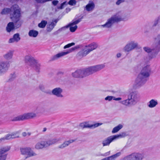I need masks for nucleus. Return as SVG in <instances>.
Segmentation results:
<instances>
[{
  "instance_id": "obj_1",
  "label": "nucleus",
  "mask_w": 160,
  "mask_h": 160,
  "mask_svg": "<svg viewBox=\"0 0 160 160\" xmlns=\"http://www.w3.org/2000/svg\"><path fill=\"white\" fill-rule=\"evenodd\" d=\"M10 12H13V14L11 15V18L15 22V27L16 28H19L22 23V21L20 19V11L18 5L15 4L12 6L11 8H5L1 12L2 14H6Z\"/></svg>"
},
{
  "instance_id": "obj_2",
  "label": "nucleus",
  "mask_w": 160,
  "mask_h": 160,
  "mask_svg": "<svg viewBox=\"0 0 160 160\" xmlns=\"http://www.w3.org/2000/svg\"><path fill=\"white\" fill-rule=\"evenodd\" d=\"M151 68L150 66L147 65L143 68L136 79L134 87L138 88L142 86L147 81V78L150 76Z\"/></svg>"
},
{
  "instance_id": "obj_3",
  "label": "nucleus",
  "mask_w": 160,
  "mask_h": 160,
  "mask_svg": "<svg viewBox=\"0 0 160 160\" xmlns=\"http://www.w3.org/2000/svg\"><path fill=\"white\" fill-rule=\"evenodd\" d=\"M127 96V99L120 102V103L126 106L135 105L139 101V96L136 91L129 92Z\"/></svg>"
},
{
  "instance_id": "obj_4",
  "label": "nucleus",
  "mask_w": 160,
  "mask_h": 160,
  "mask_svg": "<svg viewBox=\"0 0 160 160\" xmlns=\"http://www.w3.org/2000/svg\"><path fill=\"white\" fill-rule=\"evenodd\" d=\"M104 67V65L100 64L91 66L86 68L79 69L80 78H83L101 70Z\"/></svg>"
},
{
  "instance_id": "obj_5",
  "label": "nucleus",
  "mask_w": 160,
  "mask_h": 160,
  "mask_svg": "<svg viewBox=\"0 0 160 160\" xmlns=\"http://www.w3.org/2000/svg\"><path fill=\"white\" fill-rule=\"evenodd\" d=\"M60 140L59 138H53L42 140L37 142L35 145L36 149H41L44 148H47L50 146L57 143Z\"/></svg>"
},
{
  "instance_id": "obj_6",
  "label": "nucleus",
  "mask_w": 160,
  "mask_h": 160,
  "mask_svg": "<svg viewBox=\"0 0 160 160\" xmlns=\"http://www.w3.org/2000/svg\"><path fill=\"white\" fill-rule=\"evenodd\" d=\"M77 16H76L75 18L72 21V22L70 23L68 25L59 29L57 31L54 32V34H56L58 33L59 32L62 31V30L68 28V27H69V29L71 32H74L78 28L76 24L80 22L82 18V17H81L80 16L78 18H77Z\"/></svg>"
},
{
  "instance_id": "obj_7",
  "label": "nucleus",
  "mask_w": 160,
  "mask_h": 160,
  "mask_svg": "<svg viewBox=\"0 0 160 160\" xmlns=\"http://www.w3.org/2000/svg\"><path fill=\"white\" fill-rule=\"evenodd\" d=\"M97 47L98 44L95 42L92 43L88 45L82 46V50L78 53V56L80 58L85 57L91 51L96 49Z\"/></svg>"
},
{
  "instance_id": "obj_8",
  "label": "nucleus",
  "mask_w": 160,
  "mask_h": 160,
  "mask_svg": "<svg viewBox=\"0 0 160 160\" xmlns=\"http://www.w3.org/2000/svg\"><path fill=\"white\" fill-rule=\"evenodd\" d=\"M144 50L148 53L154 52V53L149 56L147 61H149L150 60L156 57L158 52L160 50V40H159L158 43L155 44V48H150L146 47L143 48Z\"/></svg>"
},
{
  "instance_id": "obj_9",
  "label": "nucleus",
  "mask_w": 160,
  "mask_h": 160,
  "mask_svg": "<svg viewBox=\"0 0 160 160\" xmlns=\"http://www.w3.org/2000/svg\"><path fill=\"white\" fill-rule=\"evenodd\" d=\"M36 116V114L33 112L27 113L22 115H20L13 118L12 121H18L23 120L34 118Z\"/></svg>"
},
{
  "instance_id": "obj_10",
  "label": "nucleus",
  "mask_w": 160,
  "mask_h": 160,
  "mask_svg": "<svg viewBox=\"0 0 160 160\" xmlns=\"http://www.w3.org/2000/svg\"><path fill=\"white\" fill-rule=\"evenodd\" d=\"M111 18L114 22H118L121 21L128 20L129 18V15L128 14H123L121 12H118Z\"/></svg>"
},
{
  "instance_id": "obj_11",
  "label": "nucleus",
  "mask_w": 160,
  "mask_h": 160,
  "mask_svg": "<svg viewBox=\"0 0 160 160\" xmlns=\"http://www.w3.org/2000/svg\"><path fill=\"white\" fill-rule=\"evenodd\" d=\"M144 155L143 153H134L125 158V160H142Z\"/></svg>"
},
{
  "instance_id": "obj_12",
  "label": "nucleus",
  "mask_w": 160,
  "mask_h": 160,
  "mask_svg": "<svg viewBox=\"0 0 160 160\" xmlns=\"http://www.w3.org/2000/svg\"><path fill=\"white\" fill-rule=\"evenodd\" d=\"M10 67L9 62L2 61L0 62V75L6 73Z\"/></svg>"
},
{
  "instance_id": "obj_13",
  "label": "nucleus",
  "mask_w": 160,
  "mask_h": 160,
  "mask_svg": "<svg viewBox=\"0 0 160 160\" xmlns=\"http://www.w3.org/2000/svg\"><path fill=\"white\" fill-rule=\"evenodd\" d=\"M138 46V43L134 41H132L128 42L123 48L125 52H129L136 48Z\"/></svg>"
},
{
  "instance_id": "obj_14",
  "label": "nucleus",
  "mask_w": 160,
  "mask_h": 160,
  "mask_svg": "<svg viewBox=\"0 0 160 160\" xmlns=\"http://www.w3.org/2000/svg\"><path fill=\"white\" fill-rule=\"evenodd\" d=\"M10 148L9 146L0 148V160H6L7 155L5 153L9 151Z\"/></svg>"
},
{
  "instance_id": "obj_15",
  "label": "nucleus",
  "mask_w": 160,
  "mask_h": 160,
  "mask_svg": "<svg viewBox=\"0 0 160 160\" xmlns=\"http://www.w3.org/2000/svg\"><path fill=\"white\" fill-rule=\"evenodd\" d=\"M102 124V123H98L94 124H90L88 122H84L81 123L80 124V126L82 128H94L101 125Z\"/></svg>"
},
{
  "instance_id": "obj_16",
  "label": "nucleus",
  "mask_w": 160,
  "mask_h": 160,
  "mask_svg": "<svg viewBox=\"0 0 160 160\" xmlns=\"http://www.w3.org/2000/svg\"><path fill=\"white\" fill-rule=\"evenodd\" d=\"M76 141V139H70L69 140L63 142L59 145L58 148L59 149H62L68 146L71 143H73Z\"/></svg>"
},
{
  "instance_id": "obj_17",
  "label": "nucleus",
  "mask_w": 160,
  "mask_h": 160,
  "mask_svg": "<svg viewBox=\"0 0 160 160\" xmlns=\"http://www.w3.org/2000/svg\"><path fill=\"white\" fill-rule=\"evenodd\" d=\"M35 60L36 59L33 57L29 55H26L25 57L24 60L25 62L30 66H31L32 64Z\"/></svg>"
},
{
  "instance_id": "obj_18",
  "label": "nucleus",
  "mask_w": 160,
  "mask_h": 160,
  "mask_svg": "<svg viewBox=\"0 0 160 160\" xmlns=\"http://www.w3.org/2000/svg\"><path fill=\"white\" fill-rule=\"evenodd\" d=\"M62 89L59 88H57L54 89L52 91L53 94L59 97H62L63 96L62 94Z\"/></svg>"
},
{
  "instance_id": "obj_19",
  "label": "nucleus",
  "mask_w": 160,
  "mask_h": 160,
  "mask_svg": "<svg viewBox=\"0 0 160 160\" xmlns=\"http://www.w3.org/2000/svg\"><path fill=\"white\" fill-rule=\"evenodd\" d=\"M115 140V139L113 135L108 137L106 139L103 141V146H105L109 145L112 142Z\"/></svg>"
},
{
  "instance_id": "obj_20",
  "label": "nucleus",
  "mask_w": 160,
  "mask_h": 160,
  "mask_svg": "<svg viewBox=\"0 0 160 160\" xmlns=\"http://www.w3.org/2000/svg\"><path fill=\"white\" fill-rule=\"evenodd\" d=\"M30 66L35 69L36 72H39L40 71L41 69V65L37 60H36Z\"/></svg>"
},
{
  "instance_id": "obj_21",
  "label": "nucleus",
  "mask_w": 160,
  "mask_h": 160,
  "mask_svg": "<svg viewBox=\"0 0 160 160\" xmlns=\"http://www.w3.org/2000/svg\"><path fill=\"white\" fill-rule=\"evenodd\" d=\"M57 20H55L54 21H52L50 23H48L47 27V31L48 32H50L54 28L57 22Z\"/></svg>"
},
{
  "instance_id": "obj_22",
  "label": "nucleus",
  "mask_w": 160,
  "mask_h": 160,
  "mask_svg": "<svg viewBox=\"0 0 160 160\" xmlns=\"http://www.w3.org/2000/svg\"><path fill=\"white\" fill-rule=\"evenodd\" d=\"M69 53L68 50L66 51L62 52L54 56L52 58L53 60H55Z\"/></svg>"
},
{
  "instance_id": "obj_23",
  "label": "nucleus",
  "mask_w": 160,
  "mask_h": 160,
  "mask_svg": "<svg viewBox=\"0 0 160 160\" xmlns=\"http://www.w3.org/2000/svg\"><path fill=\"white\" fill-rule=\"evenodd\" d=\"M114 23L113 21L111 18L108 20L107 21L105 24L102 25L101 26L103 28H109L112 26Z\"/></svg>"
},
{
  "instance_id": "obj_24",
  "label": "nucleus",
  "mask_w": 160,
  "mask_h": 160,
  "mask_svg": "<svg viewBox=\"0 0 160 160\" xmlns=\"http://www.w3.org/2000/svg\"><path fill=\"white\" fill-rule=\"evenodd\" d=\"M158 104V102L157 100L152 99L148 103L147 106L149 108H152L155 107Z\"/></svg>"
},
{
  "instance_id": "obj_25",
  "label": "nucleus",
  "mask_w": 160,
  "mask_h": 160,
  "mask_svg": "<svg viewBox=\"0 0 160 160\" xmlns=\"http://www.w3.org/2000/svg\"><path fill=\"white\" fill-rule=\"evenodd\" d=\"M13 54V51H9L4 54L3 57L6 60H9L12 59Z\"/></svg>"
},
{
  "instance_id": "obj_26",
  "label": "nucleus",
  "mask_w": 160,
  "mask_h": 160,
  "mask_svg": "<svg viewBox=\"0 0 160 160\" xmlns=\"http://www.w3.org/2000/svg\"><path fill=\"white\" fill-rule=\"evenodd\" d=\"M95 5L92 1H90L89 3L86 6V8L88 11H92L94 9Z\"/></svg>"
},
{
  "instance_id": "obj_27",
  "label": "nucleus",
  "mask_w": 160,
  "mask_h": 160,
  "mask_svg": "<svg viewBox=\"0 0 160 160\" xmlns=\"http://www.w3.org/2000/svg\"><path fill=\"white\" fill-rule=\"evenodd\" d=\"M38 34V31L34 30L29 31L28 32V35L30 37L35 38L37 37Z\"/></svg>"
},
{
  "instance_id": "obj_28",
  "label": "nucleus",
  "mask_w": 160,
  "mask_h": 160,
  "mask_svg": "<svg viewBox=\"0 0 160 160\" xmlns=\"http://www.w3.org/2000/svg\"><path fill=\"white\" fill-rule=\"evenodd\" d=\"M14 24L12 22H9L6 27V30L8 32H10L14 29Z\"/></svg>"
},
{
  "instance_id": "obj_29",
  "label": "nucleus",
  "mask_w": 160,
  "mask_h": 160,
  "mask_svg": "<svg viewBox=\"0 0 160 160\" xmlns=\"http://www.w3.org/2000/svg\"><path fill=\"white\" fill-rule=\"evenodd\" d=\"M30 148H21V152L22 154L27 155L29 150H30Z\"/></svg>"
},
{
  "instance_id": "obj_30",
  "label": "nucleus",
  "mask_w": 160,
  "mask_h": 160,
  "mask_svg": "<svg viewBox=\"0 0 160 160\" xmlns=\"http://www.w3.org/2000/svg\"><path fill=\"white\" fill-rule=\"evenodd\" d=\"M122 128V125L119 124L113 129L112 132L113 133L117 132Z\"/></svg>"
},
{
  "instance_id": "obj_31",
  "label": "nucleus",
  "mask_w": 160,
  "mask_h": 160,
  "mask_svg": "<svg viewBox=\"0 0 160 160\" xmlns=\"http://www.w3.org/2000/svg\"><path fill=\"white\" fill-rule=\"evenodd\" d=\"M120 155V153H118L110 157L106 158L107 160H114L116 158L119 156Z\"/></svg>"
},
{
  "instance_id": "obj_32",
  "label": "nucleus",
  "mask_w": 160,
  "mask_h": 160,
  "mask_svg": "<svg viewBox=\"0 0 160 160\" xmlns=\"http://www.w3.org/2000/svg\"><path fill=\"white\" fill-rule=\"evenodd\" d=\"M37 155V154L33 152L31 148H30V150H29L27 155V157L36 156Z\"/></svg>"
},
{
  "instance_id": "obj_33",
  "label": "nucleus",
  "mask_w": 160,
  "mask_h": 160,
  "mask_svg": "<svg viewBox=\"0 0 160 160\" xmlns=\"http://www.w3.org/2000/svg\"><path fill=\"white\" fill-rule=\"evenodd\" d=\"M47 23V22L46 21L42 20L40 23L38 24V26L40 28H43L45 27Z\"/></svg>"
},
{
  "instance_id": "obj_34",
  "label": "nucleus",
  "mask_w": 160,
  "mask_h": 160,
  "mask_svg": "<svg viewBox=\"0 0 160 160\" xmlns=\"http://www.w3.org/2000/svg\"><path fill=\"white\" fill-rule=\"evenodd\" d=\"M82 46L81 45H78L75 46L74 47L68 50V52H69V53L72 52L73 51L78 49L79 48H81L82 49V47H81Z\"/></svg>"
},
{
  "instance_id": "obj_35",
  "label": "nucleus",
  "mask_w": 160,
  "mask_h": 160,
  "mask_svg": "<svg viewBox=\"0 0 160 160\" xmlns=\"http://www.w3.org/2000/svg\"><path fill=\"white\" fill-rule=\"evenodd\" d=\"M79 69L76 70L75 72L72 73V76L73 77L76 78H80Z\"/></svg>"
},
{
  "instance_id": "obj_36",
  "label": "nucleus",
  "mask_w": 160,
  "mask_h": 160,
  "mask_svg": "<svg viewBox=\"0 0 160 160\" xmlns=\"http://www.w3.org/2000/svg\"><path fill=\"white\" fill-rule=\"evenodd\" d=\"M114 136V137L115 138V139H118L119 138H122L124 137H125L126 136V134L124 133L123 132L121 134H120L118 135H113Z\"/></svg>"
},
{
  "instance_id": "obj_37",
  "label": "nucleus",
  "mask_w": 160,
  "mask_h": 160,
  "mask_svg": "<svg viewBox=\"0 0 160 160\" xmlns=\"http://www.w3.org/2000/svg\"><path fill=\"white\" fill-rule=\"evenodd\" d=\"M11 138H12V136L11 135V134H7L6 136L5 137H3V138H2L0 139V142H2V141L5 140V139L6 140H8L10 139Z\"/></svg>"
},
{
  "instance_id": "obj_38",
  "label": "nucleus",
  "mask_w": 160,
  "mask_h": 160,
  "mask_svg": "<svg viewBox=\"0 0 160 160\" xmlns=\"http://www.w3.org/2000/svg\"><path fill=\"white\" fill-rule=\"evenodd\" d=\"M40 89L43 92H45V89L46 88V86L43 83H41L39 86Z\"/></svg>"
},
{
  "instance_id": "obj_39",
  "label": "nucleus",
  "mask_w": 160,
  "mask_h": 160,
  "mask_svg": "<svg viewBox=\"0 0 160 160\" xmlns=\"http://www.w3.org/2000/svg\"><path fill=\"white\" fill-rule=\"evenodd\" d=\"M13 38L15 39L16 42H18L20 40L19 35L18 33L14 34L13 36Z\"/></svg>"
},
{
  "instance_id": "obj_40",
  "label": "nucleus",
  "mask_w": 160,
  "mask_h": 160,
  "mask_svg": "<svg viewBox=\"0 0 160 160\" xmlns=\"http://www.w3.org/2000/svg\"><path fill=\"white\" fill-rule=\"evenodd\" d=\"M12 138H17L18 137L19 135L17 132H13L11 134Z\"/></svg>"
},
{
  "instance_id": "obj_41",
  "label": "nucleus",
  "mask_w": 160,
  "mask_h": 160,
  "mask_svg": "<svg viewBox=\"0 0 160 160\" xmlns=\"http://www.w3.org/2000/svg\"><path fill=\"white\" fill-rule=\"evenodd\" d=\"M114 100V97L112 96H108L105 98V100L109 101H111L112 100Z\"/></svg>"
},
{
  "instance_id": "obj_42",
  "label": "nucleus",
  "mask_w": 160,
  "mask_h": 160,
  "mask_svg": "<svg viewBox=\"0 0 160 160\" xmlns=\"http://www.w3.org/2000/svg\"><path fill=\"white\" fill-rule=\"evenodd\" d=\"M75 44V43L74 42H72L71 43H70L68 44L65 46L64 47V49H66L68 48H69L72 46L74 45Z\"/></svg>"
},
{
  "instance_id": "obj_43",
  "label": "nucleus",
  "mask_w": 160,
  "mask_h": 160,
  "mask_svg": "<svg viewBox=\"0 0 160 160\" xmlns=\"http://www.w3.org/2000/svg\"><path fill=\"white\" fill-rule=\"evenodd\" d=\"M76 2L75 0H70L68 3L71 5L73 6L76 4Z\"/></svg>"
},
{
  "instance_id": "obj_44",
  "label": "nucleus",
  "mask_w": 160,
  "mask_h": 160,
  "mask_svg": "<svg viewBox=\"0 0 160 160\" xmlns=\"http://www.w3.org/2000/svg\"><path fill=\"white\" fill-rule=\"evenodd\" d=\"M159 18H158L157 19H156L154 21L153 24V26H156L158 24Z\"/></svg>"
},
{
  "instance_id": "obj_45",
  "label": "nucleus",
  "mask_w": 160,
  "mask_h": 160,
  "mask_svg": "<svg viewBox=\"0 0 160 160\" xmlns=\"http://www.w3.org/2000/svg\"><path fill=\"white\" fill-rule=\"evenodd\" d=\"M125 2L124 0H118L116 2V4L118 5H119L122 3L123 2Z\"/></svg>"
},
{
  "instance_id": "obj_46",
  "label": "nucleus",
  "mask_w": 160,
  "mask_h": 160,
  "mask_svg": "<svg viewBox=\"0 0 160 160\" xmlns=\"http://www.w3.org/2000/svg\"><path fill=\"white\" fill-rule=\"evenodd\" d=\"M31 134V133L30 132L26 133V132H23L22 133V135L24 137L27 136H29Z\"/></svg>"
},
{
  "instance_id": "obj_47",
  "label": "nucleus",
  "mask_w": 160,
  "mask_h": 160,
  "mask_svg": "<svg viewBox=\"0 0 160 160\" xmlns=\"http://www.w3.org/2000/svg\"><path fill=\"white\" fill-rule=\"evenodd\" d=\"M15 42H16V41L15 39L13 37L10 38L9 40V43H12Z\"/></svg>"
},
{
  "instance_id": "obj_48",
  "label": "nucleus",
  "mask_w": 160,
  "mask_h": 160,
  "mask_svg": "<svg viewBox=\"0 0 160 160\" xmlns=\"http://www.w3.org/2000/svg\"><path fill=\"white\" fill-rule=\"evenodd\" d=\"M58 2V1L57 0L53 1L52 2V4L55 6L57 5Z\"/></svg>"
},
{
  "instance_id": "obj_49",
  "label": "nucleus",
  "mask_w": 160,
  "mask_h": 160,
  "mask_svg": "<svg viewBox=\"0 0 160 160\" xmlns=\"http://www.w3.org/2000/svg\"><path fill=\"white\" fill-rule=\"evenodd\" d=\"M65 3V2L62 3L61 5L60 6L58 7V8L60 9H62L63 8V6L64 5Z\"/></svg>"
},
{
  "instance_id": "obj_50",
  "label": "nucleus",
  "mask_w": 160,
  "mask_h": 160,
  "mask_svg": "<svg viewBox=\"0 0 160 160\" xmlns=\"http://www.w3.org/2000/svg\"><path fill=\"white\" fill-rule=\"evenodd\" d=\"M122 99V98H116L115 97H114V100L115 101H119L121 100Z\"/></svg>"
},
{
  "instance_id": "obj_51",
  "label": "nucleus",
  "mask_w": 160,
  "mask_h": 160,
  "mask_svg": "<svg viewBox=\"0 0 160 160\" xmlns=\"http://www.w3.org/2000/svg\"><path fill=\"white\" fill-rule=\"evenodd\" d=\"M121 54L120 53H118L117 54V57L118 58H119L121 57Z\"/></svg>"
},
{
  "instance_id": "obj_52",
  "label": "nucleus",
  "mask_w": 160,
  "mask_h": 160,
  "mask_svg": "<svg viewBox=\"0 0 160 160\" xmlns=\"http://www.w3.org/2000/svg\"><path fill=\"white\" fill-rule=\"evenodd\" d=\"M46 130H47V128H44L43 129V131L45 132L46 131Z\"/></svg>"
},
{
  "instance_id": "obj_53",
  "label": "nucleus",
  "mask_w": 160,
  "mask_h": 160,
  "mask_svg": "<svg viewBox=\"0 0 160 160\" xmlns=\"http://www.w3.org/2000/svg\"><path fill=\"white\" fill-rule=\"evenodd\" d=\"M109 153H110V152H107V153H106V154H108V155H109Z\"/></svg>"
}]
</instances>
